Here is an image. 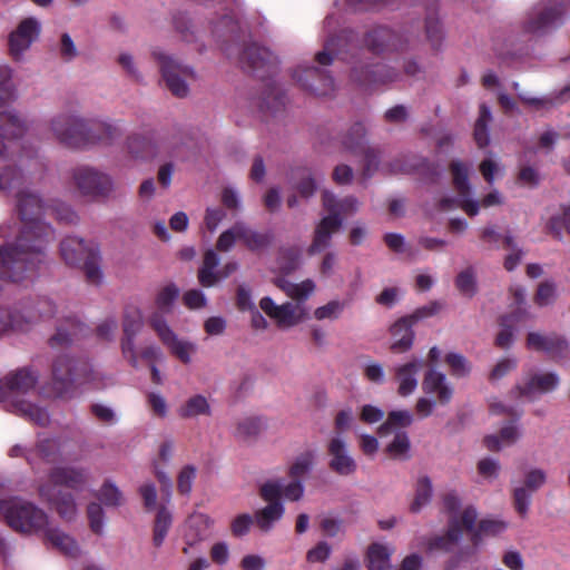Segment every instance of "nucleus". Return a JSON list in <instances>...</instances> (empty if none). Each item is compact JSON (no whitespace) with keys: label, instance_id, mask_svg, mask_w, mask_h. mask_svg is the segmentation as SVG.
Segmentation results:
<instances>
[{"label":"nucleus","instance_id":"864d4df0","mask_svg":"<svg viewBox=\"0 0 570 570\" xmlns=\"http://www.w3.org/2000/svg\"><path fill=\"white\" fill-rule=\"evenodd\" d=\"M410 439L406 432L399 431L395 433L392 442L386 446V453L394 459H406L410 450Z\"/></svg>","mask_w":570,"mask_h":570},{"label":"nucleus","instance_id":"a19ab883","mask_svg":"<svg viewBox=\"0 0 570 570\" xmlns=\"http://www.w3.org/2000/svg\"><path fill=\"white\" fill-rule=\"evenodd\" d=\"M304 318L303 311H299L298 305L285 303L278 306L274 320L279 327H292L301 323Z\"/></svg>","mask_w":570,"mask_h":570},{"label":"nucleus","instance_id":"6e6d98bb","mask_svg":"<svg viewBox=\"0 0 570 570\" xmlns=\"http://www.w3.org/2000/svg\"><path fill=\"white\" fill-rule=\"evenodd\" d=\"M33 451L46 462H53L58 458L59 442L53 438L40 439Z\"/></svg>","mask_w":570,"mask_h":570},{"label":"nucleus","instance_id":"20e7f679","mask_svg":"<svg viewBox=\"0 0 570 570\" xmlns=\"http://www.w3.org/2000/svg\"><path fill=\"white\" fill-rule=\"evenodd\" d=\"M60 255L67 265L81 268L88 283L100 284L102 273L99 265L100 254L96 244L68 236L60 243Z\"/></svg>","mask_w":570,"mask_h":570},{"label":"nucleus","instance_id":"bf43d9fd","mask_svg":"<svg viewBox=\"0 0 570 570\" xmlns=\"http://www.w3.org/2000/svg\"><path fill=\"white\" fill-rule=\"evenodd\" d=\"M451 171L456 189L463 195L468 193L470 190L469 168L461 161H453Z\"/></svg>","mask_w":570,"mask_h":570},{"label":"nucleus","instance_id":"338daca9","mask_svg":"<svg viewBox=\"0 0 570 570\" xmlns=\"http://www.w3.org/2000/svg\"><path fill=\"white\" fill-rule=\"evenodd\" d=\"M552 12H538L535 17L530 18L525 23V30L533 35H539L552 22Z\"/></svg>","mask_w":570,"mask_h":570},{"label":"nucleus","instance_id":"7c9ffc66","mask_svg":"<svg viewBox=\"0 0 570 570\" xmlns=\"http://www.w3.org/2000/svg\"><path fill=\"white\" fill-rule=\"evenodd\" d=\"M302 248L299 246H283L277 253V266L282 275H291L302 264Z\"/></svg>","mask_w":570,"mask_h":570},{"label":"nucleus","instance_id":"2f4dec72","mask_svg":"<svg viewBox=\"0 0 570 570\" xmlns=\"http://www.w3.org/2000/svg\"><path fill=\"white\" fill-rule=\"evenodd\" d=\"M322 200L328 214H350L358 210V202L352 196L338 198L333 193L324 190Z\"/></svg>","mask_w":570,"mask_h":570},{"label":"nucleus","instance_id":"69168bd1","mask_svg":"<svg viewBox=\"0 0 570 570\" xmlns=\"http://www.w3.org/2000/svg\"><path fill=\"white\" fill-rule=\"evenodd\" d=\"M87 515L90 529L96 534H101L104 529L105 512L99 503L91 502L87 507Z\"/></svg>","mask_w":570,"mask_h":570},{"label":"nucleus","instance_id":"09e8293b","mask_svg":"<svg viewBox=\"0 0 570 570\" xmlns=\"http://www.w3.org/2000/svg\"><path fill=\"white\" fill-rule=\"evenodd\" d=\"M432 497V483L429 476H422L417 480L415 498L410 507L411 512H419L426 505Z\"/></svg>","mask_w":570,"mask_h":570},{"label":"nucleus","instance_id":"9b49d317","mask_svg":"<svg viewBox=\"0 0 570 570\" xmlns=\"http://www.w3.org/2000/svg\"><path fill=\"white\" fill-rule=\"evenodd\" d=\"M149 325L173 355L184 364H188L190 362V354L195 351V345L189 342L179 341L159 312L151 314L149 317Z\"/></svg>","mask_w":570,"mask_h":570},{"label":"nucleus","instance_id":"aec40b11","mask_svg":"<svg viewBox=\"0 0 570 570\" xmlns=\"http://www.w3.org/2000/svg\"><path fill=\"white\" fill-rule=\"evenodd\" d=\"M39 374L31 367H21L8 373L1 381L10 401L36 387Z\"/></svg>","mask_w":570,"mask_h":570},{"label":"nucleus","instance_id":"c756f323","mask_svg":"<svg viewBox=\"0 0 570 570\" xmlns=\"http://www.w3.org/2000/svg\"><path fill=\"white\" fill-rule=\"evenodd\" d=\"M43 532L46 542L50 543L59 552L70 558L78 557L79 547L73 538L58 528L47 527Z\"/></svg>","mask_w":570,"mask_h":570},{"label":"nucleus","instance_id":"4c0bfd02","mask_svg":"<svg viewBox=\"0 0 570 570\" xmlns=\"http://www.w3.org/2000/svg\"><path fill=\"white\" fill-rule=\"evenodd\" d=\"M17 86L13 81V70L7 66H0V108L6 107L17 99Z\"/></svg>","mask_w":570,"mask_h":570},{"label":"nucleus","instance_id":"c85d7f7f","mask_svg":"<svg viewBox=\"0 0 570 570\" xmlns=\"http://www.w3.org/2000/svg\"><path fill=\"white\" fill-rule=\"evenodd\" d=\"M508 522L501 519L484 518L480 520L476 528L474 524L473 530L468 531L471 534L470 541L473 549L476 550V548L482 543L483 537H497L504 532L508 529Z\"/></svg>","mask_w":570,"mask_h":570},{"label":"nucleus","instance_id":"f8f14e48","mask_svg":"<svg viewBox=\"0 0 570 570\" xmlns=\"http://www.w3.org/2000/svg\"><path fill=\"white\" fill-rule=\"evenodd\" d=\"M527 347L547 354L554 362L569 358L570 353L568 341L554 332H530L527 335Z\"/></svg>","mask_w":570,"mask_h":570},{"label":"nucleus","instance_id":"9d476101","mask_svg":"<svg viewBox=\"0 0 570 570\" xmlns=\"http://www.w3.org/2000/svg\"><path fill=\"white\" fill-rule=\"evenodd\" d=\"M41 23L33 17L21 20L9 36V52L16 61H22L31 46L38 40Z\"/></svg>","mask_w":570,"mask_h":570},{"label":"nucleus","instance_id":"79ce46f5","mask_svg":"<svg viewBox=\"0 0 570 570\" xmlns=\"http://www.w3.org/2000/svg\"><path fill=\"white\" fill-rule=\"evenodd\" d=\"M210 406L207 399L203 395L189 397L184 405L178 409V415L183 419H190L198 415H209Z\"/></svg>","mask_w":570,"mask_h":570},{"label":"nucleus","instance_id":"c9c22d12","mask_svg":"<svg viewBox=\"0 0 570 570\" xmlns=\"http://www.w3.org/2000/svg\"><path fill=\"white\" fill-rule=\"evenodd\" d=\"M276 284L286 293L287 296L297 302L306 301L315 291V283L312 279H305L295 284L284 278H278Z\"/></svg>","mask_w":570,"mask_h":570},{"label":"nucleus","instance_id":"13d9d810","mask_svg":"<svg viewBox=\"0 0 570 570\" xmlns=\"http://www.w3.org/2000/svg\"><path fill=\"white\" fill-rule=\"evenodd\" d=\"M503 248L511 250V253L505 256L503 266L508 272H512L520 264L523 250L515 245L511 235L504 236Z\"/></svg>","mask_w":570,"mask_h":570},{"label":"nucleus","instance_id":"680f3d73","mask_svg":"<svg viewBox=\"0 0 570 570\" xmlns=\"http://www.w3.org/2000/svg\"><path fill=\"white\" fill-rule=\"evenodd\" d=\"M242 223H237L218 237L216 247L220 252H228L236 240H240Z\"/></svg>","mask_w":570,"mask_h":570},{"label":"nucleus","instance_id":"774afa93","mask_svg":"<svg viewBox=\"0 0 570 570\" xmlns=\"http://www.w3.org/2000/svg\"><path fill=\"white\" fill-rule=\"evenodd\" d=\"M547 226L553 237L561 239L563 234L570 235V216H551Z\"/></svg>","mask_w":570,"mask_h":570},{"label":"nucleus","instance_id":"6ab92c4d","mask_svg":"<svg viewBox=\"0 0 570 570\" xmlns=\"http://www.w3.org/2000/svg\"><path fill=\"white\" fill-rule=\"evenodd\" d=\"M327 453L330 455L328 468L332 472L341 476H348L356 472L357 463L350 454L345 441L335 436L327 444Z\"/></svg>","mask_w":570,"mask_h":570},{"label":"nucleus","instance_id":"cd10ccee","mask_svg":"<svg viewBox=\"0 0 570 570\" xmlns=\"http://www.w3.org/2000/svg\"><path fill=\"white\" fill-rule=\"evenodd\" d=\"M413 325L403 316L399 318L392 326L390 327V333L392 336L391 351L394 353H404L409 351L414 341V332L412 330Z\"/></svg>","mask_w":570,"mask_h":570},{"label":"nucleus","instance_id":"6e6552de","mask_svg":"<svg viewBox=\"0 0 570 570\" xmlns=\"http://www.w3.org/2000/svg\"><path fill=\"white\" fill-rule=\"evenodd\" d=\"M153 56L159 63L163 79L171 94L180 98L188 96L189 87L187 81L195 78L193 68L181 65L160 49L154 50Z\"/></svg>","mask_w":570,"mask_h":570},{"label":"nucleus","instance_id":"5701e85b","mask_svg":"<svg viewBox=\"0 0 570 570\" xmlns=\"http://www.w3.org/2000/svg\"><path fill=\"white\" fill-rule=\"evenodd\" d=\"M502 203H503L502 195L499 191L493 190L490 194H488L485 197H483L480 205L478 204V202L468 199L465 197L462 199H456V198L448 197V196L442 197L440 199V209L441 210L462 209L469 214H475L480 207L487 209V208H491V207L501 205Z\"/></svg>","mask_w":570,"mask_h":570},{"label":"nucleus","instance_id":"37998d69","mask_svg":"<svg viewBox=\"0 0 570 570\" xmlns=\"http://www.w3.org/2000/svg\"><path fill=\"white\" fill-rule=\"evenodd\" d=\"M492 121V114L487 105L480 106V115L474 127V139L479 147L483 148L490 142L489 125Z\"/></svg>","mask_w":570,"mask_h":570},{"label":"nucleus","instance_id":"f03ea898","mask_svg":"<svg viewBox=\"0 0 570 570\" xmlns=\"http://www.w3.org/2000/svg\"><path fill=\"white\" fill-rule=\"evenodd\" d=\"M56 304L47 296L28 297L13 307L0 306V335L8 331H28L32 325L50 320Z\"/></svg>","mask_w":570,"mask_h":570},{"label":"nucleus","instance_id":"423d86ee","mask_svg":"<svg viewBox=\"0 0 570 570\" xmlns=\"http://www.w3.org/2000/svg\"><path fill=\"white\" fill-rule=\"evenodd\" d=\"M50 129L59 142L71 148H85L99 140L90 122L79 115H59L51 120Z\"/></svg>","mask_w":570,"mask_h":570},{"label":"nucleus","instance_id":"dca6fc26","mask_svg":"<svg viewBox=\"0 0 570 570\" xmlns=\"http://www.w3.org/2000/svg\"><path fill=\"white\" fill-rule=\"evenodd\" d=\"M26 131V122L16 110L0 111V156L13 150Z\"/></svg>","mask_w":570,"mask_h":570},{"label":"nucleus","instance_id":"2eb2a0df","mask_svg":"<svg viewBox=\"0 0 570 570\" xmlns=\"http://www.w3.org/2000/svg\"><path fill=\"white\" fill-rule=\"evenodd\" d=\"M142 314L141 311L136 306H127L122 317V332L121 338V352L125 358L128 360L129 364L137 368L138 367V355L135 351V337L142 328Z\"/></svg>","mask_w":570,"mask_h":570},{"label":"nucleus","instance_id":"a878e982","mask_svg":"<svg viewBox=\"0 0 570 570\" xmlns=\"http://www.w3.org/2000/svg\"><path fill=\"white\" fill-rule=\"evenodd\" d=\"M49 481L53 485H63L72 490H81L87 482L85 469L75 466H56L49 473Z\"/></svg>","mask_w":570,"mask_h":570},{"label":"nucleus","instance_id":"0eeeda50","mask_svg":"<svg viewBox=\"0 0 570 570\" xmlns=\"http://www.w3.org/2000/svg\"><path fill=\"white\" fill-rule=\"evenodd\" d=\"M23 183L24 178L17 168L7 167L0 173V190L14 193L21 214H38L50 210L49 202L38 193L23 188Z\"/></svg>","mask_w":570,"mask_h":570},{"label":"nucleus","instance_id":"412c9836","mask_svg":"<svg viewBox=\"0 0 570 570\" xmlns=\"http://www.w3.org/2000/svg\"><path fill=\"white\" fill-rule=\"evenodd\" d=\"M39 497L53 508L60 518L70 521L77 513V505L71 493L58 491L51 484H42L39 487Z\"/></svg>","mask_w":570,"mask_h":570},{"label":"nucleus","instance_id":"a18cd8bd","mask_svg":"<svg viewBox=\"0 0 570 570\" xmlns=\"http://www.w3.org/2000/svg\"><path fill=\"white\" fill-rule=\"evenodd\" d=\"M306 79L299 73L298 70L295 71L294 78L302 83V86L316 95H328L333 90V81L332 79H325L322 86H314L308 82L309 78L321 77V72L317 68L311 67L305 70Z\"/></svg>","mask_w":570,"mask_h":570},{"label":"nucleus","instance_id":"58836bf2","mask_svg":"<svg viewBox=\"0 0 570 570\" xmlns=\"http://www.w3.org/2000/svg\"><path fill=\"white\" fill-rule=\"evenodd\" d=\"M13 406L19 415L39 426H46L49 423L48 412L36 404L27 401H17L13 402Z\"/></svg>","mask_w":570,"mask_h":570},{"label":"nucleus","instance_id":"4d7b16f0","mask_svg":"<svg viewBox=\"0 0 570 570\" xmlns=\"http://www.w3.org/2000/svg\"><path fill=\"white\" fill-rule=\"evenodd\" d=\"M444 361L450 368L451 375L455 377L468 376L471 371L468 360L459 353H448Z\"/></svg>","mask_w":570,"mask_h":570},{"label":"nucleus","instance_id":"de8ad7c7","mask_svg":"<svg viewBox=\"0 0 570 570\" xmlns=\"http://www.w3.org/2000/svg\"><path fill=\"white\" fill-rule=\"evenodd\" d=\"M517 438V429L513 425H508L500 430L499 435H487L483 440V443L488 450L499 451L501 449V443L512 444Z\"/></svg>","mask_w":570,"mask_h":570},{"label":"nucleus","instance_id":"393cba45","mask_svg":"<svg viewBox=\"0 0 570 570\" xmlns=\"http://www.w3.org/2000/svg\"><path fill=\"white\" fill-rule=\"evenodd\" d=\"M422 390L426 394H435L438 402L442 405L450 403L453 396V389L446 382L443 373L436 371L434 367L429 368L422 382Z\"/></svg>","mask_w":570,"mask_h":570},{"label":"nucleus","instance_id":"052dcab7","mask_svg":"<svg viewBox=\"0 0 570 570\" xmlns=\"http://www.w3.org/2000/svg\"><path fill=\"white\" fill-rule=\"evenodd\" d=\"M244 59L254 68L258 69L273 59L272 53L263 47H252L244 52Z\"/></svg>","mask_w":570,"mask_h":570},{"label":"nucleus","instance_id":"e433bc0d","mask_svg":"<svg viewBox=\"0 0 570 570\" xmlns=\"http://www.w3.org/2000/svg\"><path fill=\"white\" fill-rule=\"evenodd\" d=\"M413 422V415L407 410L391 411L384 423L377 430L381 436L389 435L392 432L407 428Z\"/></svg>","mask_w":570,"mask_h":570},{"label":"nucleus","instance_id":"3c124183","mask_svg":"<svg viewBox=\"0 0 570 570\" xmlns=\"http://www.w3.org/2000/svg\"><path fill=\"white\" fill-rule=\"evenodd\" d=\"M347 303L345 301L332 299L325 305L317 307L314 311V317L317 321H335L338 320L344 312Z\"/></svg>","mask_w":570,"mask_h":570},{"label":"nucleus","instance_id":"f257e3e1","mask_svg":"<svg viewBox=\"0 0 570 570\" xmlns=\"http://www.w3.org/2000/svg\"><path fill=\"white\" fill-rule=\"evenodd\" d=\"M12 222L18 234L13 243L0 246V278L18 283L33 277L46 263L53 229L41 216H16Z\"/></svg>","mask_w":570,"mask_h":570},{"label":"nucleus","instance_id":"a211bd4d","mask_svg":"<svg viewBox=\"0 0 570 570\" xmlns=\"http://www.w3.org/2000/svg\"><path fill=\"white\" fill-rule=\"evenodd\" d=\"M219 261V256L214 249H207L204 253L203 263L197 274L198 282L203 287H213L238 269L236 262H228L220 269H216Z\"/></svg>","mask_w":570,"mask_h":570},{"label":"nucleus","instance_id":"39448f33","mask_svg":"<svg viewBox=\"0 0 570 570\" xmlns=\"http://www.w3.org/2000/svg\"><path fill=\"white\" fill-rule=\"evenodd\" d=\"M7 524L19 533L35 534L49 525L48 514L36 504L18 499L0 500Z\"/></svg>","mask_w":570,"mask_h":570},{"label":"nucleus","instance_id":"7ed1b4c3","mask_svg":"<svg viewBox=\"0 0 570 570\" xmlns=\"http://www.w3.org/2000/svg\"><path fill=\"white\" fill-rule=\"evenodd\" d=\"M52 394L65 397L76 386L95 381L96 374L87 358H75L68 355L58 356L52 364Z\"/></svg>","mask_w":570,"mask_h":570},{"label":"nucleus","instance_id":"f704fd0d","mask_svg":"<svg viewBox=\"0 0 570 570\" xmlns=\"http://www.w3.org/2000/svg\"><path fill=\"white\" fill-rule=\"evenodd\" d=\"M393 550L381 543H372L367 548V568L370 570H389Z\"/></svg>","mask_w":570,"mask_h":570},{"label":"nucleus","instance_id":"8fccbe9b","mask_svg":"<svg viewBox=\"0 0 570 570\" xmlns=\"http://www.w3.org/2000/svg\"><path fill=\"white\" fill-rule=\"evenodd\" d=\"M106 507H119L124 502L121 491L110 480H106L96 494Z\"/></svg>","mask_w":570,"mask_h":570},{"label":"nucleus","instance_id":"1a4fd4ad","mask_svg":"<svg viewBox=\"0 0 570 570\" xmlns=\"http://www.w3.org/2000/svg\"><path fill=\"white\" fill-rule=\"evenodd\" d=\"M476 519V509L473 505H468L460 515L449 518L446 532L443 535L431 538L428 542V550L452 552L459 544L463 530L472 531Z\"/></svg>","mask_w":570,"mask_h":570},{"label":"nucleus","instance_id":"b1692460","mask_svg":"<svg viewBox=\"0 0 570 570\" xmlns=\"http://www.w3.org/2000/svg\"><path fill=\"white\" fill-rule=\"evenodd\" d=\"M89 333V327L76 317H68L57 327V332L49 340L51 347H65L76 340L85 337Z\"/></svg>","mask_w":570,"mask_h":570},{"label":"nucleus","instance_id":"e2e57ef3","mask_svg":"<svg viewBox=\"0 0 570 570\" xmlns=\"http://www.w3.org/2000/svg\"><path fill=\"white\" fill-rule=\"evenodd\" d=\"M556 284L551 281H544L539 284L537 293L533 297L538 306H548L556 298Z\"/></svg>","mask_w":570,"mask_h":570},{"label":"nucleus","instance_id":"473e14b6","mask_svg":"<svg viewBox=\"0 0 570 570\" xmlns=\"http://www.w3.org/2000/svg\"><path fill=\"white\" fill-rule=\"evenodd\" d=\"M284 514V507L282 502H274L267 504L265 508L258 510L254 514V521L262 532H268L273 524L278 521Z\"/></svg>","mask_w":570,"mask_h":570},{"label":"nucleus","instance_id":"603ef678","mask_svg":"<svg viewBox=\"0 0 570 570\" xmlns=\"http://www.w3.org/2000/svg\"><path fill=\"white\" fill-rule=\"evenodd\" d=\"M455 286L458 291L465 297H473L476 293L475 273L472 267H468L460 272L455 277Z\"/></svg>","mask_w":570,"mask_h":570},{"label":"nucleus","instance_id":"5fc2aeb1","mask_svg":"<svg viewBox=\"0 0 570 570\" xmlns=\"http://www.w3.org/2000/svg\"><path fill=\"white\" fill-rule=\"evenodd\" d=\"M314 463V454L311 451H307L305 453H302L298 455L294 463L289 468V476L293 480H299L307 474L313 466Z\"/></svg>","mask_w":570,"mask_h":570},{"label":"nucleus","instance_id":"49530a36","mask_svg":"<svg viewBox=\"0 0 570 570\" xmlns=\"http://www.w3.org/2000/svg\"><path fill=\"white\" fill-rule=\"evenodd\" d=\"M264 429L262 419L256 416L245 417L238 421L236 425L235 436L242 440L254 439L259 435Z\"/></svg>","mask_w":570,"mask_h":570},{"label":"nucleus","instance_id":"ea45409f","mask_svg":"<svg viewBox=\"0 0 570 570\" xmlns=\"http://www.w3.org/2000/svg\"><path fill=\"white\" fill-rule=\"evenodd\" d=\"M292 186L303 197H311L317 187L316 178L306 168H298L292 174Z\"/></svg>","mask_w":570,"mask_h":570},{"label":"nucleus","instance_id":"c03bdc74","mask_svg":"<svg viewBox=\"0 0 570 570\" xmlns=\"http://www.w3.org/2000/svg\"><path fill=\"white\" fill-rule=\"evenodd\" d=\"M171 522V513L165 507L159 508L154 522L153 542L155 547H160L164 543Z\"/></svg>","mask_w":570,"mask_h":570},{"label":"nucleus","instance_id":"4468645a","mask_svg":"<svg viewBox=\"0 0 570 570\" xmlns=\"http://www.w3.org/2000/svg\"><path fill=\"white\" fill-rule=\"evenodd\" d=\"M546 480L547 475L543 470L531 469L525 473L523 484L513 488L512 503L520 518H527L532 494L546 483Z\"/></svg>","mask_w":570,"mask_h":570},{"label":"nucleus","instance_id":"ddd939ff","mask_svg":"<svg viewBox=\"0 0 570 570\" xmlns=\"http://www.w3.org/2000/svg\"><path fill=\"white\" fill-rule=\"evenodd\" d=\"M76 186L83 195L106 196L114 189L112 178L92 167H79L73 173Z\"/></svg>","mask_w":570,"mask_h":570},{"label":"nucleus","instance_id":"f3484780","mask_svg":"<svg viewBox=\"0 0 570 570\" xmlns=\"http://www.w3.org/2000/svg\"><path fill=\"white\" fill-rule=\"evenodd\" d=\"M559 376L553 372L532 374L517 384L510 394L514 399L535 400L539 395L552 392L559 385Z\"/></svg>","mask_w":570,"mask_h":570},{"label":"nucleus","instance_id":"0e129e2a","mask_svg":"<svg viewBox=\"0 0 570 570\" xmlns=\"http://www.w3.org/2000/svg\"><path fill=\"white\" fill-rule=\"evenodd\" d=\"M179 295V289L176 285L169 284L161 288L156 297V305L163 312H168L173 303Z\"/></svg>","mask_w":570,"mask_h":570},{"label":"nucleus","instance_id":"72a5a7b5","mask_svg":"<svg viewBox=\"0 0 570 570\" xmlns=\"http://www.w3.org/2000/svg\"><path fill=\"white\" fill-rule=\"evenodd\" d=\"M273 238L272 232H256L245 224H242L240 242L252 252L269 247Z\"/></svg>","mask_w":570,"mask_h":570},{"label":"nucleus","instance_id":"bb28decb","mask_svg":"<svg viewBox=\"0 0 570 570\" xmlns=\"http://www.w3.org/2000/svg\"><path fill=\"white\" fill-rule=\"evenodd\" d=\"M422 366L423 361L414 358L395 368V379L399 382L397 393L401 396H407L415 391L417 386L416 375Z\"/></svg>","mask_w":570,"mask_h":570},{"label":"nucleus","instance_id":"4be33fe9","mask_svg":"<svg viewBox=\"0 0 570 570\" xmlns=\"http://www.w3.org/2000/svg\"><path fill=\"white\" fill-rule=\"evenodd\" d=\"M342 224V216H323L315 227L307 254L313 256L326 249L331 245L333 235L340 232Z\"/></svg>","mask_w":570,"mask_h":570}]
</instances>
